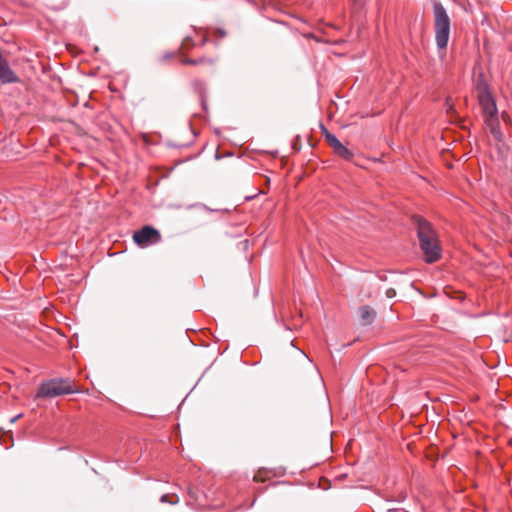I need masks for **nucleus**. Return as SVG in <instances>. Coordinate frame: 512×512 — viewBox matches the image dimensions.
I'll return each mask as SVG.
<instances>
[{"label": "nucleus", "instance_id": "15", "mask_svg": "<svg viewBox=\"0 0 512 512\" xmlns=\"http://www.w3.org/2000/svg\"><path fill=\"white\" fill-rule=\"evenodd\" d=\"M20 416H21V415H18V416H16V417L12 418V420H11V421H12V422H14V421L18 420V418H20Z\"/></svg>", "mask_w": 512, "mask_h": 512}, {"label": "nucleus", "instance_id": "14", "mask_svg": "<svg viewBox=\"0 0 512 512\" xmlns=\"http://www.w3.org/2000/svg\"><path fill=\"white\" fill-rule=\"evenodd\" d=\"M206 42H207V38H206V37H203V38H202V40H201V42H200V45H201V46H203V45H205V44H206Z\"/></svg>", "mask_w": 512, "mask_h": 512}, {"label": "nucleus", "instance_id": "2", "mask_svg": "<svg viewBox=\"0 0 512 512\" xmlns=\"http://www.w3.org/2000/svg\"><path fill=\"white\" fill-rule=\"evenodd\" d=\"M435 42L439 50H446L451 30V18L439 0L432 1Z\"/></svg>", "mask_w": 512, "mask_h": 512}, {"label": "nucleus", "instance_id": "3", "mask_svg": "<svg viewBox=\"0 0 512 512\" xmlns=\"http://www.w3.org/2000/svg\"><path fill=\"white\" fill-rule=\"evenodd\" d=\"M78 392L79 390L75 387L73 380L69 378H54L40 384L36 397L53 398Z\"/></svg>", "mask_w": 512, "mask_h": 512}, {"label": "nucleus", "instance_id": "6", "mask_svg": "<svg viewBox=\"0 0 512 512\" xmlns=\"http://www.w3.org/2000/svg\"><path fill=\"white\" fill-rule=\"evenodd\" d=\"M19 81L16 73L10 68V65L6 58L0 54V83L1 84H12Z\"/></svg>", "mask_w": 512, "mask_h": 512}, {"label": "nucleus", "instance_id": "4", "mask_svg": "<svg viewBox=\"0 0 512 512\" xmlns=\"http://www.w3.org/2000/svg\"><path fill=\"white\" fill-rule=\"evenodd\" d=\"M134 242L141 247H148L161 241L160 232L150 226L145 225L141 229L137 230L133 234Z\"/></svg>", "mask_w": 512, "mask_h": 512}, {"label": "nucleus", "instance_id": "7", "mask_svg": "<svg viewBox=\"0 0 512 512\" xmlns=\"http://www.w3.org/2000/svg\"><path fill=\"white\" fill-rule=\"evenodd\" d=\"M478 101L485 115L490 118L497 115L496 103L491 93L478 96Z\"/></svg>", "mask_w": 512, "mask_h": 512}, {"label": "nucleus", "instance_id": "12", "mask_svg": "<svg viewBox=\"0 0 512 512\" xmlns=\"http://www.w3.org/2000/svg\"><path fill=\"white\" fill-rule=\"evenodd\" d=\"M215 34L220 38H224L227 35L226 31L222 28H217Z\"/></svg>", "mask_w": 512, "mask_h": 512}, {"label": "nucleus", "instance_id": "13", "mask_svg": "<svg viewBox=\"0 0 512 512\" xmlns=\"http://www.w3.org/2000/svg\"><path fill=\"white\" fill-rule=\"evenodd\" d=\"M396 292L394 289H388L386 292L387 297H393L395 296Z\"/></svg>", "mask_w": 512, "mask_h": 512}, {"label": "nucleus", "instance_id": "8", "mask_svg": "<svg viewBox=\"0 0 512 512\" xmlns=\"http://www.w3.org/2000/svg\"><path fill=\"white\" fill-rule=\"evenodd\" d=\"M359 317L362 325H370L375 320L376 312L370 306H361L359 308Z\"/></svg>", "mask_w": 512, "mask_h": 512}, {"label": "nucleus", "instance_id": "1", "mask_svg": "<svg viewBox=\"0 0 512 512\" xmlns=\"http://www.w3.org/2000/svg\"><path fill=\"white\" fill-rule=\"evenodd\" d=\"M412 221L417 230V237L425 261L427 263L436 262L441 257V248L434 229L427 220L419 215L413 216Z\"/></svg>", "mask_w": 512, "mask_h": 512}, {"label": "nucleus", "instance_id": "9", "mask_svg": "<svg viewBox=\"0 0 512 512\" xmlns=\"http://www.w3.org/2000/svg\"><path fill=\"white\" fill-rule=\"evenodd\" d=\"M475 88H476L478 96L490 93L489 86H488L483 74L479 75V77L476 81Z\"/></svg>", "mask_w": 512, "mask_h": 512}, {"label": "nucleus", "instance_id": "11", "mask_svg": "<svg viewBox=\"0 0 512 512\" xmlns=\"http://www.w3.org/2000/svg\"><path fill=\"white\" fill-rule=\"evenodd\" d=\"M160 501L162 503H169L171 505H174V504L178 503L179 499H178V497L176 495L170 496L168 494H164V495L161 496Z\"/></svg>", "mask_w": 512, "mask_h": 512}, {"label": "nucleus", "instance_id": "16", "mask_svg": "<svg viewBox=\"0 0 512 512\" xmlns=\"http://www.w3.org/2000/svg\"><path fill=\"white\" fill-rule=\"evenodd\" d=\"M254 481H260L259 475L254 476Z\"/></svg>", "mask_w": 512, "mask_h": 512}, {"label": "nucleus", "instance_id": "5", "mask_svg": "<svg viewBox=\"0 0 512 512\" xmlns=\"http://www.w3.org/2000/svg\"><path fill=\"white\" fill-rule=\"evenodd\" d=\"M323 133L327 143L333 148L334 152L345 160H351L353 153L345 147L338 138L330 133L326 128H323Z\"/></svg>", "mask_w": 512, "mask_h": 512}, {"label": "nucleus", "instance_id": "10", "mask_svg": "<svg viewBox=\"0 0 512 512\" xmlns=\"http://www.w3.org/2000/svg\"><path fill=\"white\" fill-rule=\"evenodd\" d=\"M182 63L187 64V65H199V64H203V63L213 64L214 61L212 59H208V58H204V57H201L198 59L184 58L182 60Z\"/></svg>", "mask_w": 512, "mask_h": 512}]
</instances>
